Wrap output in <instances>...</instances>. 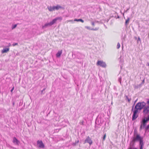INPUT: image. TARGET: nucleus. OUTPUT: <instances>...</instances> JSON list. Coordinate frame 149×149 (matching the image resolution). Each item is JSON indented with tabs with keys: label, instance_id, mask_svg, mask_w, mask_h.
I'll list each match as a JSON object with an SVG mask.
<instances>
[{
	"label": "nucleus",
	"instance_id": "nucleus-29",
	"mask_svg": "<svg viewBox=\"0 0 149 149\" xmlns=\"http://www.w3.org/2000/svg\"><path fill=\"white\" fill-rule=\"evenodd\" d=\"M148 65L149 66V63H148Z\"/></svg>",
	"mask_w": 149,
	"mask_h": 149
},
{
	"label": "nucleus",
	"instance_id": "nucleus-8",
	"mask_svg": "<svg viewBox=\"0 0 149 149\" xmlns=\"http://www.w3.org/2000/svg\"><path fill=\"white\" fill-rule=\"evenodd\" d=\"M143 113L147 114L149 112V106H147L144 108L143 111Z\"/></svg>",
	"mask_w": 149,
	"mask_h": 149
},
{
	"label": "nucleus",
	"instance_id": "nucleus-11",
	"mask_svg": "<svg viewBox=\"0 0 149 149\" xmlns=\"http://www.w3.org/2000/svg\"><path fill=\"white\" fill-rule=\"evenodd\" d=\"M62 53V50L58 51V53L56 54V56L57 57H59L61 55Z\"/></svg>",
	"mask_w": 149,
	"mask_h": 149
},
{
	"label": "nucleus",
	"instance_id": "nucleus-4",
	"mask_svg": "<svg viewBox=\"0 0 149 149\" xmlns=\"http://www.w3.org/2000/svg\"><path fill=\"white\" fill-rule=\"evenodd\" d=\"M97 65L103 68H105L106 66V63L103 61H98L97 63Z\"/></svg>",
	"mask_w": 149,
	"mask_h": 149
},
{
	"label": "nucleus",
	"instance_id": "nucleus-27",
	"mask_svg": "<svg viewBox=\"0 0 149 149\" xmlns=\"http://www.w3.org/2000/svg\"><path fill=\"white\" fill-rule=\"evenodd\" d=\"M133 149H137V148H133Z\"/></svg>",
	"mask_w": 149,
	"mask_h": 149
},
{
	"label": "nucleus",
	"instance_id": "nucleus-13",
	"mask_svg": "<svg viewBox=\"0 0 149 149\" xmlns=\"http://www.w3.org/2000/svg\"><path fill=\"white\" fill-rule=\"evenodd\" d=\"M48 8L49 11H51L55 10L54 6L53 7L50 6L48 7Z\"/></svg>",
	"mask_w": 149,
	"mask_h": 149
},
{
	"label": "nucleus",
	"instance_id": "nucleus-16",
	"mask_svg": "<svg viewBox=\"0 0 149 149\" xmlns=\"http://www.w3.org/2000/svg\"><path fill=\"white\" fill-rule=\"evenodd\" d=\"M74 21H80L82 22V23H83L84 22V21L81 19H74Z\"/></svg>",
	"mask_w": 149,
	"mask_h": 149
},
{
	"label": "nucleus",
	"instance_id": "nucleus-3",
	"mask_svg": "<svg viewBox=\"0 0 149 149\" xmlns=\"http://www.w3.org/2000/svg\"><path fill=\"white\" fill-rule=\"evenodd\" d=\"M149 120V117L146 118V119L143 120L142 122L140 127V130L143 129L146 125V123Z\"/></svg>",
	"mask_w": 149,
	"mask_h": 149
},
{
	"label": "nucleus",
	"instance_id": "nucleus-21",
	"mask_svg": "<svg viewBox=\"0 0 149 149\" xmlns=\"http://www.w3.org/2000/svg\"><path fill=\"white\" fill-rule=\"evenodd\" d=\"M17 26V24H15V25H14L13 26L12 29H14V28H15V27H16Z\"/></svg>",
	"mask_w": 149,
	"mask_h": 149
},
{
	"label": "nucleus",
	"instance_id": "nucleus-25",
	"mask_svg": "<svg viewBox=\"0 0 149 149\" xmlns=\"http://www.w3.org/2000/svg\"><path fill=\"white\" fill-rule=\"evenodd\" d=\"M14 87H13L12 88V89L11 90V93L14 90Z\"/></svg>",
	"mask_w": 149,
	"mask_h": 149
},
{
	"label": "nucleus",
	"instance_id": "nucleus-18",
	"mask_svg": "<svg viewBox=\"0 0 149 149\" xmlns=\"http://www.w3.org/2000/svg\"><path fill=\"white\" fill-rule=\"evenodd\" d=\"M50 26L49 25V23H46L42 27H43H43H46L47 26Z\"/></svg>",
	"mask_w": 149,
	"mask_h": 149
},
{
	"label": "nucleus",
	"instance_id": "nucleus-24",
	"mask_svg": "<svg viewBox=\"0 0 149 149\" xmlns=\"http://www.w3.org/2000/svg\"><path fill=\"white\" fill-rule=\"evenodd\" d=\"M73 20H68L67 21V22H72Z\"/></svg>",
	"mask_w": 149,
	"mask_h": 149
},
{
	"label": "nucleus",
	"instance_id": "nucleus-10",
	"mask_svg": "<svg viewBox=\"0 0 149 149\" xmlns=\"http://www.w3.org/2000/svg\"><path fill=\"white\" fill-rule=\"evenodd\" d=\"M9 48H6L3 49L1 50V52L2 53H6L9 51Z\"/></svg>",
	"mask_w": 149,
	"mask_h": 149
},
{
	"label": "nucleus",
	"instance_id": "nucleus-1",
	"mask_svg": "<svg viewBox=\"0 0 149 149\" xmlns=\"http://www.w3.org/2000/svg\"><path fill=\"white\" fill-rule=\"evenodd\" d=\"M132 139V140L130 143V147L129 149H132L134 145V143L138 141L139 142L140 149H143L144 145L143 138L141 137L139 134L137 133L136 131H134V135Z\"/></svg>",
	"mask_w": 149,
	"mask_h": 149
},
{
	"label": "nucleus",
	"instance_id": "nucleus-19",
	"mask_svg": "<svg viewBox=\"0 0 149 149\" xmlns=\"http://www.w3.org/2000/svg\"><path fill=\"white\" fill-rule=\"evenodd\" d=\"M120 47V44L119 43H118L117 45V48L118 49Z\"/></svg>",
	"mask_w": 149,
	"mask_h": 149
},
{
	"label": "nucleus",
	"instance_id": "nucleus-6",
	"mask_svg": "<svg viewBox=\"0 0 149 149\" xmlns=\"http://www.w3.org/2000/svg\"><path fill=\"white\" fill-rule=\"evenodd\" d=\"M138 111H137V109H135L133 111V114L132 117V120H134L136 119L138 116L137 113Z\"/></svg>",
	"mask_w": 149,
	"mask_h": 149
},
{
	"label": "nucleus",
	"instance_id": "nucleus-20",
	"mask_svg": "<svg viewBox=\"0 0 149 149\" xmlns=\"http://www.w3.org/2000/svg\"><path fill=\"white\" fill-rule=\"evenodd\" d=\"M149 128V125H147V126L145 127V129L146 131Z\"/></svg>",
	"mask_w": 149,
	"mask_h": 149
},
{
	"label": "nucleus",
	"instance_id": "nucleus-15",
	"mask_svg": "<svg viewBox=\"0 0 149 149\" xmlns=\"http://www.w3.org/2000/svg\"><path fill=\"white\" fill-rule=\"evenodd\" d=\"M130 20V18L129 17L126 20L125 24L126 25H127L129 24Z\"/></svg>",
	"mask_w": 149,
	"mask_h": 149
},
{
	"label": "nucleus",
	"instance_id": "nucleus-23",
	"mask_svg": "<svg viewBox=\"0 0 149 149\" xmlns=\"http://www.w3.org/2000/svg\"><path fill=\"white\" fill-rule=\"evenodd\" d=\"M18 45V43H14L13 44V46H15V45Z\"/></svg>",
	"mask_w": 149,
	"mask_h": 149
},
{
	"label": "nucleus",
	"instance_id": "nucleus-5",
	"mask_svg": "<svg viewBox=\"0 0 149 149\" xmlns=\"http://www.w3.org/2000/svg\"><path fill=\"white\" fill-rule=\"evenodd\" d=\"M86 143H88L90 145H91L93 143L92 141L89 136L87 137L84 141V143L85 144Z\"/></svg>",
	"mask_w": 149,
	"mask_h": 149
},
{
	"label": "nucleus",
	"instance_id": "nucleus-26",
	"mask_svg": "<svg viewBox=\"0 0 149 149\" xmlns=\"http://www.w3.org/2000/svg\"><path fill=\"white\" fill-rule=\"evenodd\" d=\"M147 104H149V100L147 101Z\"/></svg>",
	"mask_w": 149,
	"mask_h": 149
},
{
	"label": "nucleus",
	"instance_id": "nucleus-14",
	"mask_svg": "<svg viewBox=\"0 0 149 149\" xmlns=\"http://www.w3.org/2000/svg\"><path fill=\"white\" fill-rule=\"evenodd\" d=\"M54 7L55 10H58L59 9L62 8L61 6L59 5H57L56 6H54Z\"/></svg>",
	"mask_w": 149,
	"mask_h": 149
},
{
	"label": "nucleus",
	"instance_id": "nucleus-9",
	"mask_svg": "<svg viewBox=\"0 0 149 149\" xmlns=\"http://www.w3.org/2000/svg\"><path fill=\"white\" fill-rule=\"evenodd\" d=\"M13 142L14 143L17 145H18L19 143V141L15 137L13 138Z\"/></svg>",
	"mask_w": 149,
	"mask_h": 149
},
{
	"label": "nucleus",
	"instance_id": "nucleus-7",
	"mask_svg": "<svg viewBox=\"0 0 149 149\" xmlns=\"http://www.w3.org/2000/svg\"><path fill=\"white\" fill-rule=\"evenodd\" d=\"M37 145L40 148H45V145L42 141H38Z\"/></svg>",
	"mask_w": 149,
	"mask_h": 149
},
{
	"label": "nucleus",
	"instance_id": "nucleus-22",
	"mask_svg": "<svg viewBox=\"0 0 149 149\" xmlns=\"http://www.w3.org/2000/svg\"><path fill=\"white\" fill-rule=\"evenodd\" d=\"M106 136V134H105L104 136L103 137V140H104L105 139V138Z\"/></svg>",
	"mask_w": 149,
	"mask_h": 149
},
{
	"label": "nucleus",
	"instance_id": "nucleus-12",
	"mask_svg": "<svg viewBox=\"0 0 149 149\" xmlns=\"http://www.w3.org/2000/svg\"><path fill=\"white\" fill-rule=\"evenodd\" d=\"M56 22V19H53L52 21L50 22L49 23V25L51 26L54 23H55Z\"/></svg>",
	"mask_w": 149,
	"mask_h": 149
},
{
	"label": "nucleus",
	"instance_id": "nucleus-17",
	"mask_svg": "<svg viewBox=\"0 0 149 149\" xmlns=\"http://www.w3.org/2000/svg\"><path fill=\"white\" fill-rule=\"evenodd\" d=\"M55 19H56V21L58 20H61L62 19V17H57L56 18H55Z\"/></svg>",
	"mask_w": 149,
	"mask_h": 149
},
{
	"label": "nucleus",
	"instance_id": "nucleus-28",
	"mask_svg": "<svg viewBox=\"0 0 149 149\" xmlns=\"http://www.w3.org/2000/svg\"><path fill=\"white\" fill-rule=\"evenodd\" d=\"M138 39H139V40H140V38H139Z\"/></svg>",
	"mask_w": 149,
	"mask_h": 149
},
{
	"label": "nucleus",
	"instance_id": "nucleus-2",
	"mask_svg": "<svg viewBox=\"0 0 149 149\" xmlns=\"http://www.w3.org/2000/svg\"><path fill=\"white\" fill-rule=\"evenodd\" d=\"M146 104V103L144 102H138L135 106V109H137V111H138L139 110H140L143 109Z\"/></svg>",
	"mask_w": 149,
	"mask_h": 149
}]
</instances>
